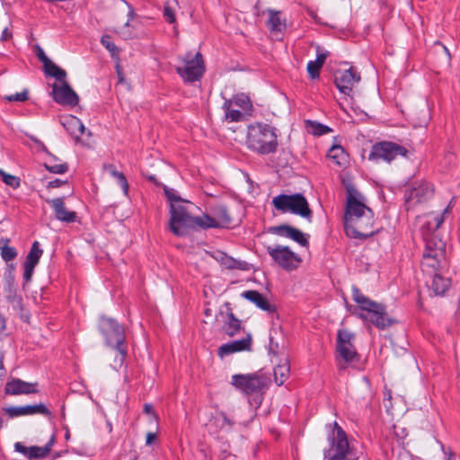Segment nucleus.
Wrapping results in <instances>:
<instances>
[{"label": "nucleus", "mask_w": 460, "mask_h": 460, "mask_svg": "<svg viewBox=\"0 0 460 460\" xmlns=\"http://www.w3.org/2000/svg\"><path fill=\"white\" fill-rule=\"evenodd\" d=\"M52 95L55 102L61 105L75 106L79 100L78 95L66 82V79L59 84H53Z\"/></svg>", "instance_id": "nucleus-16"}, {"label": "nucleus", "mask_w": 460, "mask_h": 460, "mask_svg": "<svg viewBox=\"0 0 460 460\" xmlns=\"http://www.w3.org/2000/svg\"><path fill=\"white\" fill-rule=\"evenodd\" d=\"M420 234L425 243V252H423L422 261L420 262L421 270L423 273H429V269L431 267L429 263V258L431 256L430 251V241L431 234L429 233V223L424 224L420 228Z\"/></svg>", "instance_id": "nucleus-22"}, {"label": "nucleus", "mask_w": 460, "mask_h": 460, "mask_svg": "<svg viewBox=\"0 0 460 460\" xmlns=\"http://www.w3.org/2000/svg\"><path fill=\"white\" fill-rule=\"evenodd\" d=\"M35 267H36V265H33V264H30L27 262L23 263V270H24L23 279L26 283L31 281Z\"/></svg>", "instance_id": "nucleus-50"}, {"label": "nucleus", "mask_w": 460, "mask_h": 460, "mask_svg": "<svg viewBox=\"0 0 460 460\" xmlns=\"http://www.w3.org/2000/svg\"><path fill=\"white\" fill-rule=\"evenodd\" d=\"M292 228H293V226H290L288 225H280V226H271L269 228L268 231H269V233L288 238Z\"/></svg>", "instance_id": "nucleus-43"}, {"label": "nucleus", "mask_w": 460, "mask_h": 460, "mask_svg": "<svg viewBox=\"0 0 460 460\" xmlns=\"http://www.w3.org/2000/svg\"><path fill=\"white\" fill-rule=\"evenodd\" d=\"M66 181H63L59 179H56L54 181H51L48 183V188H58L60 187L62 184H64Z\"/></svg>", "instance_id": "nucleus-61"}, {"label": "nucleus", "mask_w": 460, "mask_h": 460, "mask_svg": "<svg viewBox=\"0 0 460 460\" xmlns=\"http://www.w3.org/2000/svg\"><path fill=\"white\" fill-rule=\"evenodd\" d=\"M327 56H328V53L321 52L320 49L317 48V57H316L315 61L318 62L321 66H323L324 64V61H325Z\"/></svg>", "instance_id": "nucleus-60"}, {"label": "nucleus", "mask_w": 460, "mask_h": 460, "mask_svg": "<svg viewBox=\"0 0 460 460\" xmlns=\"http://www.w3.org/2000/svg\"><path fill=\"white\" fill-rule=\"evenodd\" d=\"M242 296L255 304L260 309L266 312H273L274 306L271 305L268 299L256 290H247L242 294Z\"/></svg>", "instance_id": "nucleus-26"}, {"label": "nucleus", "mask_w": 460, "mask_h": 460, "mask_svg": "<svg viewBox=\"0 0 460 460\" xmlns=\"http://www.w3.org/2000/svg\"><path fill=\"white\" fill-rule=\"evenodd\" d=\"M156 441H157L156 432H148L146 434V446H151L153 444H155Z\"/></svg>", "instance_id": "nucleus-59"}, {"label": "nucleus", "mask_w": 460, "mask_h": 460, "mask_svg": "<svg viewBox=\"0 0 460 460\" xmlns=\"http://www.w3.org/2000/svg\"><path fill=\"white\" fill-rule=\"evenodd\" d=\"M437 246L438 252L433 254V259H436L438 255L444 256L446 251V243L439 240V243L435 244Z\"/></svg>", "instance_id": "nucleus-58"}, {"label": "nucleus", "mask_w": 460, "mask_h": 460, "mask_svg": "<svg viewBox=\"0 0 460 460\" xmlns=\"http://www.w3.org/2000/svg\"><path fill=\"white\" fill-rule=\"evenodd\" d=\"M14 449L15 451L22 454L23 456H25L26 457L29 458V454H30V447H25L23 446L21 442H16L14 444Z\"/></svg>", "instance_id": "nucleus-56"}, {"label": "nucleus", "mask_w": 460, "mask_h": 460, "mask_svg": "<svg viewBox=\"0 0 460 460\" xmlns=\"http://www.w3.org/2000/svg\"><path fill=\"white\" fill-rule=\"evenodd\" d=\"M164 193L167 197L168 200L170 201V207L172 208V203H176L178 201H182L183 199H181L178 195L175 194V191L172 189L164 188Z\"/></svg>", "instance_id": "nucleus-53"}, {"label": "nucleus", "mask_w": 460, "mask_h": 460, "mask_svg": "<svg viewBox=\"0 0 460 460\" xmlns=\"http://www.w3.org/2000/svg\"><path fill=\"white\" fill-rule=\"evenodd\" d=\"M31 139L39 146V148L44 152H46L47 154L50 155L49 153V151L47 150L46 146H44V144L40 141L38 138L34 137H31Z\"/></svg>", "instance_id": "nucleus-62"}, {"label": "nucleus", "mask_w": 460, "mask_h": 460, "mask_svg": "<svg viewBox=\"0 0 460 460\" xmlns=\"http://www.w3.org/2000/svg\"><path fill=\"white\" fill-rule=\"evenodd\" d=\"M231 385L246 395H251L265 386V378L259 374H236L232 376Z\"/></svg>", "instance_id": "nucleus-11"}, {"label": "nucleus", "mask_w": 460, "mask_h": 460, "mask_svg": "<svg viewBox=\"0 0 460 460\" xmlns=\"http://www.w3.org/2000/svg\"><path fill=\"white\" fill-rule=\"evenodd\" d=\"M433 56L436 57L439 66L449 68L451 66V55L448 49L440 41L433 42Z\"/></svg>", "instance_id": "nucleus-25"}, {"label": "nucleus", "mask_w": 460, "mask_h": 460, "mask_svg": "<svg viewBox=\"0 0 460 460\" xmlns=\"http://www.w3.org/2000/svg\"><path fill=\"white\" fill-rule=\"evenodd\" d=\"M144 412L151 415L150 420L155 423V428H158V418L153 411V406L150 403L144 405Z\"/></svg>", "instance_id": "nucleus-54"}, {"label": "nucleus", "mask_w": 460, "mask_h": 460, "mask_svg": "<svg viewBox=\"0 0 460 460\" xmlns=\"http://www.w3.org/2000/svg\"><path fill=\"white\" fill-rule=\"evenodd\" d=\"M61 124L66 130L75 138H80L84 132V126L75 116H66L61 119Z\"/></svg>", "instance_id": "nucleus-23"}, {"label": "nucleus", "mask_w": 460, "mask_h": 460, "mask_svg": "<svg viewBox=\"0 0 460 460\" xmlns=\"http://www.w3.org/2000/svg\"><path fill=\"white\" fill-rule=\"evenodd\" d=\"M47 202L51 205L55 212V217L58 220L66 223L75 221L76 213L66 208L63 198L48 199Z\"/></svg>", "instance_id": "nucleus-20"}, {"label": "nucleus", "mask_w": 460, "mask_h": 460, "mask_svg": "<svg viewBox=\"0 0 460 460\" xmlns=\"http://www.w3.org/2000/svg\"><path fill=\"white\" fill-rule=\"evenodd\" d=\"M292 228H293V226H290L288 225H280V226H271L269 228L268 231H269V233L288 238Z\"/></svg>", "instance_id": "nucleus-44"}, {"label": "nucleus", "mask_w": 460, "mask_h": 460, "mask_svg": "<svg viewBox=\"0 0 460 460\" xmlns=\"http://www.w3.org/2000/svg\"><path fill=\"white\" fill-rule=\"evenodd\" d=\"M36 55L38 58L43 63V66L50 61V59L46 56L44 50L40 47L37 48Z\"/></svg>", "instance_id": "nucleus-57"}, {"label": "nucleus", "mask_w": 460, "mask_h": 460, "mask_svg": "<svg viewBox=\"0 0 460 460\" xmlns=\"http://www.w3.org/2000/svg\"><path fill=\"white\" fill-rule=\"evenodd\" d=\"M288 238L296 242L301 246L308 245V240H307L305 234L297 228H295V227L292 228Z\"/></svg>", "instance_id": "nucleus-41"}, {"label": "nucleus", "mask_w": 460, "mask_h": 460, "mask_svg": "<svg viewBox=\"0 0 460 460\" xmlns=\"http://www.w3.org/2000/svg\"><path fill=\"white\" fill-rule=\"evenodd\" d=\"M42 254L43 250L40 248V243L38 241H34L24 262L37 266Z\"/></svg>", "instance_id": "nucleus-36"}, {"label": "nucleus", "mask_w": 460, "mask_h": 460, "mask_svg": "<svg viewBox=\"0 0 460 460\" xmlns=\"http://www.w3.org/2000/svg\"><path fill=\"white\" fill-rule=\"evenodd\" d=\"M227 100L244 112L249 111L252 108V103L249 97L243 93L236 94L232 99Z\"/></svg>", "instance_id": "nucleus-37"}, {"label": "nucleus", "mask_w": 460, "mask_h": 460, "mask_svg": "<svg viewBox=\"0 0 460 460\" xmlns=\"http://www.w3.org/2000/svg\"><path fill=\"white\" fill-rule=\"evenodd\" d=\"M266 250L272 261L287 271L297 269L301 263L299 255L291 251L288 246L268 245Z\"/></svg>", "instance_id": "nucleus-8"}, {"label": "nucleus", "mask_w": 460, "mask_h": 460, "mask_svg": "<svg viewBox=\"0 0 460 460\" xmlns=\"http://www.w3.org/2000/svg\"><path fill=\"white\" fill-rule=\"evenodd\" d=\"M164 17L170 23H173L175 22V16H174L173 10L168 5L164 6Z\"/></svg>", "instance_id": "nucleus-55"}, {"label": "nucleus", "mask_w": 460, "mask_h": 460, "mask_svg": "<svg viewBox=\"0 0 460 460\" xmlns=\"http://www.w3.org/2000/svg\"><path fill=\"white\" fill-rule=\"evenodd\" d=\"M252 348V337L251 335H247L245 338L234 341L229 343H226L221 345L218 348V356L220 358H224L230 354L240 352V351H250Z\"/></svg>", "instance_id": "nucleus-18"}, {"label": "nucleus", "mask_w": 460, "mask_h": 460, "mask_svg": "<svg viewBox=\"0 0 460 460\" xmlns=\"http://www.w3.org/2000/svg\"><path fill=\"white\" fill-rule=\"evenodd\" d=\"M241 328V321L234 315L232 309L227 307L226 319L221 328L222 332L227 336L233 337L240 332Z\"/></svg>", "instance_id": "nucleus-24"}, {"label": "nucleus", "mask_w": 460, "mask_h": 460, "mask_svg": "<svg viewBox=\"0 0 460 460\" xmlns=\"http://www.w3.org/2000/svg\"><path fill=\"white\" fill-rule=\"evenodd\" d=\"M308 130L315 136H323L332 131V128L316 121H307Z\"/></svg>", "instance_id": "nucleus-39"}, {"label": "nucleus", "mask_w": 460, "mask_h": 460, "mask_svg": "<svg viewBox=\"0 0 460 460\" xmlns=\"http://www.w3.org/2000/svg\"><path fill=\"white\" fill-rule=\"evenodd\" d=\"M196 209L197 207L188 200L172 203L170 229L175 235H184L188 228L201 227V217L194 216Z\"/></svg>", "instance_id": "nucleus-1"}, {"label": "nucleus", "mask_w": 460, "mask_h": 460, "mask_svg": "<svg viewBox=\"0 0 460 460\" xmlns=\"http://www.w3.org/2000/svg\"><path fill=\"white\" fill-rule=\"evenodd\" d=\"M451 205L448 204L440 213L439 216L436 217L435 222H436V228H439L444 221L450 216L451 214Z\"/></svg>", "instance_id": "nucleus-49"}, {"label": "nucleus", "mask_w": 460, "mask_h": 460, "mask_svg": "<svg viewBox=\"0 0 460 460\" xmlns=\"http://www.w3.org/2000/svg\"><path fill=\"white\" fill-rule=\"evenodd\" d=\"M451 280L439 274L433 275V295L443 296L450 288Z\"/></svg>", "instance_id": "nucleus-31"}, {"label": "nucleus", "mask_w": 460, "mask_h": 460, "mask_svg": "<svg viewBox=\"0 0 460 460\" xmlns=\"http://www.w3.org/2000/svg\"><path fill=\"white\" fill-rule=\"evenodd\" d=\"M128 9L129 10H128V21L127 22H130L134 19L136 14H135L134 9L129 4H128Z\"/></svg>", "instance_id": "nucleus-64"}, {"label": "nucleus", "mask_w": 460, "mask_h": 460, "mask_svg": "<svg viewBox=\"0 0 460 460\" xmlns=\"http://www.w3.org/2000/svg\"><path fill=\"white\" fill-rule=\"evenodd\" d=\"M360 81V75L354 67L338 70L334 75V83L339 91L344 95L350 96L352 90Z\"/></svg>", "instance_id": "nucleus-13"}, {"label": "nucleus", "mask_w": 460, "mask_h": 460, "mask_svg": "<svg viewBox=\"0 0 460 460\" xmlns=\"http://www.w3.org/2000/svg\"><path fill=\"white\" fill-rule=\"evenodd\" d=\"M222 108L225 111V119L226 120H229L231 122H238L242 121L244 118L245 112L241 109L237 108L228 100L225 101Z\"/></svg>", "instance_id": "nucleus-27"}, {"label": "nucleus", "mask_w": 460, "mask_h": 460, "mask_svg": "<svg viewBox=\"0 0 460 460\" xmlns=\"http://www.w3.org/2000/svg\"><path fill=\"white\" fill-rule=\"evenodd\" d=\"M272 205L282 213L290 212L305 218L308 222L312 221L313 212L306 199L302 194L278 195L273 198Z\"/></svg>", "instance_id": "nucleus-5"}, {"label": "nucleus", "mask_w": 460, "mask_h": 460, "mask_svg": "<svg viewBox=\"0 0 460 460\" xmlns=\"http://www.w3.org/2000/svg\"><path fill=\"white\" fill-rule=\"evenodd\" d=\"M130 26H131L130 22H127L123 26H121L115 31L124 40L132 39V38H134L135 35H134L133 31L130 30Z\"/></svg>", "instance_id": "nucleus-46"}, {"label": "nucleus", "mask_w": 460, "mask_h": 460, "mask_svg": "<svg viewBox=\"0 0 460 460\" xmlns=\"http://www.w3.org/2000/svg\"><path fill=\"white\" fill-rule=\"evenodd\" d=\"M328 157L337 165H343L348 162V155L341 146H332L328 151Z\"/></svg>", "instance_id": "nucleus-32"}, {"label": "nucleus", "mask_w": 460, "mask_h": 460, "mask_svg": "<svg viewBox=\"0 0 460 460\" xmlns=\"http://www.w3.org/2000/svg\"><path fill=\"white\" fill-rule=\"evenodd\" d=\"M351 289L352 298L361 310L358 314L359 318L370 322L379 329H385L392 324L393 321L388 317L383 305L370 300L356 286H353Z\"/></svg>", "instance_id": "nucleus-3"}, {"label": "nucleus", "mask_w": 460, "mask_h": 460, "mask_svg": "<svg viewBox=\"0 0 460 460\" xmlns=\"http://www.w3.org/2000/svg\"><path fill=\"white\" fill-rule=\"evenodd\" d=\"M323 66H321L315 60H310L307 64V72L312 79H315L319 77L320 70Z\"/></svg>", "instance_id": "nucleus-45"}, {"label": "nucleus", "mask_w": 460, "mask_h": 460, "mask_svg": "<svg viewBox=\"0 0 460 460\" xmlns=\"http://www.w3.org/2000/svg\"><path fill=\"white\" fill-rule=\"evenodd\" d=\"M328 442L329 447L324 450V460H358L357 452L349 446L346 432L337 422H334Z\"/></svg>", "instance_id": "nucleus-4"}, {"label": "nucleus", "mask_w": 460, "mask_h": 460, "mask_svg": "<svg viewBox=\"0 0 460 460\" xmlns=\"http://www.w3.org/2000/svg\"><path fill=\"white\" fill-rule=\"evenodd\" d=\"M105 170L117 181L118 184L121 187L123 193L128 195V182L124 173L116 169L112 164L106 165Z\"/></svg>", "instance_id": "nucleus-33"}, {"label": "nucleus", "mask_w": 460, "mask_h": 460, "mask_svg": "<svg viewBox=\"0 0 460 460\" xmlns=\"http://www.w3.org/2000/svg\"><path fill=\"white\" fill-rule=\"evenodd\" d=\"M407 149L396 143L393 142H379L372 146L369 154V160L390 163L397 156H406Z\"/></svg>", "instance_id": "nucleus-10"}, {"label": "nucleus", "mask_w": 460, "mask_h": 460, "mask_svg": "<svg viewBox=\"0 0 460 460\" xmlns=\"http://www.w3.org/2000/svg\"><path fill=\"white\" fill-rule=\"evenodd\" d=\"M7 299L12 304V305L14 309H22V296H17L14 291L10 289L9 294L7 295Z\"/></svg>", "instance_id": "nucleus-48"}, {"label": "nucleus", "mask_w": 460, "mask_h": 460, "mask_svg": "<svg viewBox=\"0 0 460 460\" xmlns=\"http://www.w3.org/2000/svg\"><path fill=\"white\" fill-rule=\"evenodd\" d=\"M374 213L367 211L364 216L352 222L344 223V229L348 236L356 239H367L374 234Z\"/></svg>", "instance_id": "nucleus-9"}, {"label": "nucleus", "mask_w": 460, "mask_h": 460, "mask_svg": "<svg viewBox=\"0 0 460 460\" xmlns=\"http://www.w3.org/2000/svg\"><path fill=\"white\" fill-rule=\"evenodd\" d=\"M45 167L49 172L58 174H63L68 170V166L66 163L58 164H50L46 163Z\"/></svg>", "instance_id": "nucleus-47"}, {"label": "nucleus", "mask_w": 460, "mask_h": 460, "mask_svg": "<svg viewBox=\"0 0 460 460\" xmlns=\"http://www.w3.org/2000/svg\"><path fill=\"white\" fill-rule=\"evenodd\" d=\"M102 45L109 50L111 57H117L119 56V50L117 48V46L111 41V36L109 35H103L101 39Z\"/></svg>", "instance_id": "nucleus-42"}, {"label": "nucleus", "mask_w": 460, "mask_h": 460, "mask_svg": "<svg viewBox=\"0 0 460 460\" xmlns=\"http://www.w3.org/2000/svg\"><path fill=\"white\" fill-rule=\"evenodd\" d=\"M276 130L273 127L255 123L250 125L247 130V146L261 155L274 153L278 147Z\"/></svg>", "instance_id": "nucleus-2"}, {"label": "nucleus", "mask_w": 460, "mask_h": 460, "mask_svg": "<svg viewBox=\"0 0 460 460\" xmlns=\"http://www.w3.org/2000/svg\"><path fill=\"white\" fill-rule=\"evenodd\" d=\"M6 413L11 418H15L19 416L24 415H34V414H42L45 416H50L51 412L43 403L35 404V405H24V406H11L7 408Z\"/></svg>", "instance_id": "nucleus-17"}, {"label": "nucleus", "mask_w": 460, "mask_h": 460, "mask_svg": "<svg viewBox=\"0 0 460 460\" xmlns=\"http://www.w3.org/2000/svg\"><path fill=\"white\" fill-rule=\"evenodd\" d=\"M367 211H372V209L365 205V198L358 191H349L347 197L344 223L361 217Z\"/></svg>", "instance_id": "nucleus-12"}, {"label": "nucleus", "mask_w": 460, "mask_h": 460, "mask_svg": "<svg viewBox=\"0 0 460 460\" xmlns=\"http://www.w3.org/2000/svg\"><path fill=\"white\" fill-rule=\"evenodd\" d=\"M12 38V33L8 31L7 28H4L1 34V40L5 41Z\"/></svg>", "instance_id": "nucleus-63"}, {"label": "nucleus", "mask_w": 460, "mask_h": 460, "mask_svg": "<svg viewBox=\"0 0 460 460\" xmlns=\"http://www.w3.org/2000/svg\"><path fill=\"white\" fill-rule=\"evenodd\" d=\"M354 334L347 330H339L337 334V351L345 362L358 359V355L352 343Z\"/></svg>", "instance_id": "nucleus-15"}, {"label": "nucleus", "mask_w": 460, "mask_h": 460, "mask_svg": "<svg viewBox=\"0 0 460 460\" xmlns=\"http://www.w3.org/2000/svg\"><path fill=\"white\" fill-rule=\"evenodd\" d=\"M269 20L267 25L271 31L281 32L286 29V22L280 18L279 12L269 10Z\"/></svg>", "instance_id": "nucleus-30"}, {"label": "nucleus", "mask_w": 460, "mask_h": 460, "mask_svg": "<svg viewBox=\"0 0 460 460\" xmlns=\"http://www.w3.org/2000/svg\"><path fill=\"white\" fill-rule=\"evenodd\" d=\"M99 326L105 338L106 344L117 349L119 353V361L122 362L127 356V349L123 347L125 341L124 328L110 317H102Z\"/></svg>", "instance_id": "nucleus-6"}, {"label": "nucleus", "mask_w": 460, "mask_h": 460, "mask_svg": "<svg viewBox=\"0 0 460 460\" xmlns=\"http://www.w3.org/2000/svg\"><path fill=\"white\" fill-rule=\"evenodd\" d=\"M0 176L2 177L3 181L13 189H17L21 185V180L19 177L9 174L3 169H0Z\"/></svg>", "instance_id": "nucleus-40"}, {"label": "nucleus", "mask_w": 460, "mask_h": 460, "mask_svg": "<svg viewBox=\"0 0 460 460\" xmlns=\"http://www.w3.org/2000/svg\"><path fill=\"white\" fill-rule=\"evenodd\" d=\"M437 443L438 444V446L440 447V450H441V453H442V456H443V460H456L455 454L452 452V450L450 448H447L438 440L437 441Z\"/></svg>", "instance_id": "nucleus-52"}, {"label": "nucleus", "mask_w": 460, "mask_h": 460, "mask_svg": "<svg viewBox=\"0 0 460 460\" xmlns=\"http://www.w3.org/2000/svg\"><path fill=\"white\" fill-rule=\"evenodd\" d=\"M9 240L5 238L0 239V251L2 259L4 261H13L17 257V251L14 247L9 246Z\"/></svg>", "instance_id": "nucleus-34"}, {"label": "nucleus", "mask_w": 460, "mask_h": 460, "mask_svg": "<svg viewBox=\"0 0 460 460\" xmlns=\"http://www.w3.org/2000/svg\"><path fill=\"white\" fill-rule=\"evenodd\" d=\"M7 394H30L37 393V383H29L18 378L8 381L5 385Z\"/></svg>", "instance_id": "nucleus-19"}, {"label": "nucleus", "mask_w": 460, "mask_h": 460, "mask_svg": "<svg viewBox=\"0 0 460 460\" xmlns=\"http://www.w3.org/2000/svg\"><path fill=\"white\" fill-rule=\"evenodd\" d=\"M4 99L8 102H24L28 99V92L25 90L22 93L7 95Z\"/></svg>", "instance_id": "nucleus-51"}, {"label": "nucleus", "mask_w": 460, "mask_h": 460, "mask_svg": "<svg viewBox=\"0 0 460 460\" xmlns=\"http://www.w3.org/2000/svg\"><path fill=\"white\" fill-rule=\"evenodd\" d=\"M290 367L287 358L274 367V378L278 385H283L289 376Z\"/></svg>", "instance_id": "nucleus-29"}, {"label": "nucleus", "mask_w": 460, "mask_h": 460, "mask_svg": "<svg viewBox=\"0 0 460 460\" xmlns=\"http://www.w3.org/2000/svg\"><path fill=\"white\" fill-rule=\"evenodd\" d=\"M177 73L185 82L199 80L205 71L204 61L199 52H188L181 58V65L176 67Z\"/></svg>", "instance_id": "nucleus-7"}, {"label": "nucleus", "mask_w": 460, "mask_h": 460, "mask_svg": "<svg viewBox=\"0 0 460 460\" xmlns=\"http://www.w3.org/2000/svg\"><path fill=\"white\" fill-rule=\"evenodd\" d=\"M56 441L55 434H52L49 442L44 447H30L29 459H38L46 457Z\"/></svg>", "instance_id": "nucleus-28"}, {"label": "nucleus", "mask_w": 460, "mask_h": 460, "mask_svg": "<svg viewBox=\"0 0 460 460\" xmlns=\"http://www.w3.org/2000/svg\"><path fill=\"white\" fill-rule=\"evenodd\" d=\"M234 421L231 420L225 412L217 411L211 417L208 424L209 432L217 433L218 431H230Z\"/></svg>", "instance_id": "nucleus-21"}, {"label": "nucleus", "mask_w": 460, "mask_h": 460, "mask_svg": "<svg viewBox=\"0 0 460 460\" xmlns=\"http://www.w3.org/2000/svg\"><path fill=\"white\" fill-rule=\"evenodd\" d=\"M44 70L47 75L55 77L59 82H63L66 79V71L58 66L51 60L44 66Z\"/></svg>", "instance_id": "nucleus-35"}, {"label": "nucleus", "mask_w": 460, "mask_h": 460, "mask_svg": "<svg viewBox=\"0 0 460 460\" xmlns=\"http://www.w3.org/2000/svg\"><path fill=\"white\" fill-rule=\"evenodd\" d=\"M212 215L201 217V228L226 227L231 223V217L224 205H216L211 208Z\"/></svg>", "instance_id": "nucleus-14"}, {"label": "nucleus", "mask_w": 460, "mask_h": 460, "mask_svg": "<svg viewBox=\"0 0 460 460\" xmlns=\"http://www.w3.org/2000/svg\"><path fill=\"white\" fill-rule=\"evenodd\" d=\"M222 264L227 269H237L241 270H248L249 264L246 261H237L232 257L224 255L221 259Z\"/></svg>", "instance_id": "nucleus-38"}]
</instances>
